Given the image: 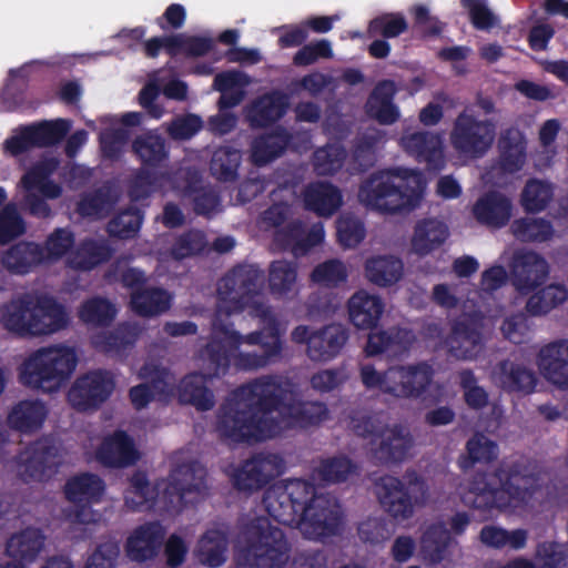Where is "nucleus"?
Masks as SVG:
<instances>
[{
    "instance_id": "4d7b16f0",
    "label": "nucleus",
    "mask_w": 568,
    "mask_h": 568,
    "mask_svg": "<svg viewBox=\"0 0 568 568\" xmlns=\"http://www.w3.org/2000/svg\"><path fill=\"white\" fill-rule=\"evenodd\" d=\"M348 276L345 264L338 260H329L318 264L311 274L315 284L324 287H336L346 282Z\"/></svg>"
},
{
    "instance_id": "6ab92c4d",
    "label": "nucleus",
    "mask_w": 568,
    "mask_h": 568,
    "mask_svg": "<svg viewBox=\"0 0 568 568\" xmlns=\"http://www.w3.org/2000/svg\"><path fill=\"white\" fill-rule=\"evenodd\" d=\"M283 468V462L277 455L257 456L246 460L241 467L230 474L234 486L242 491H253L277 476Z\"/></svg>"
},
{
    "instance_id": "3c124183",
    "label": "nucleus",
    "mask_w": 568,
    "mask_h": 568,
    "mask_svg": "<svg viewBox=\"0 0 568 568\" xmlns=\"http://www.w3.org/2000/svg\"><path fill=\"white\" fill-rule=\"evenodd\" d=\"M480 540L483 544L494 548L510 547L520 549L526 545L527 532L523 529L507 531L500 527L486 526L481 529Z\"/></svg>"
},
{
    "instance_id": "9d476101",
    "label": "nucleus",
    "mask_w": 568,
    "mask_h": 568,
    "mask_svg": "<svg viewBox=\"0 0 568 568\" xmlns=\"http://www.w3.org/2000/svg\"><path fill=\"white\" fill-rule=\"evenodd\" d=\"M351 427L355 434L368 439L371 453L381 462H400L414 446L407 428L388 426L378 417L353 418Z\"/></svg>"
},
{
    "instance_id": "37998d69",
    "label": "nucleus",
    "mask_w": 568,
    "mask_h": 568,
    "mask_svg": "<svg viewBox=\"0 0 568 568\" xmlns=\"http://www.w3.org/2000/svg\"><path fill=\"white\" fill-rule=\"evenodd\" d=\"M250 82L247 75L240 71H226L216 74L213 88L221 92L220 109H229L240 104Z\"/></svg>"
},
{
    "instance_id": "a878e982",
    "label": "nucleus",
    "mask_w": 568,
    "mask_h": 568,
    "mask_svg": "<svg viewBox=\"0 0 568 568\" xmlns=\"http://www.w3.org/2000/svg\"><path fill=\"white\" fill-rule=\"evenodd\" d=\"M453 540L449 530L443 523H435L425 528L420 537L423 557L430 565L453 564Z\"/></svg>"
},
{
    "instance_id": "58836bf2",
    "label": "nucleus",
    "mask_w": 568,
    "mask_h": 568,
    "mask_svg": "<svg viewBox=\"0 0 568 568\" xmlns=\"http://www.w3.org/2000/svg\"><path fill=\"white\" fill-rule=\"evenodd\" d=\"M141 113L129 112L120 119L113 115H106L101 119L104 130L100 134L101 149L105 156L115 158L126 141L128 132L123 129L113 130L119 123L124 125H136L141 121Z\"/></svg>"
},
{
    "instance_id": "8fccbe9b",
    "label": "nucleus",
    "mask_w": 568,
    "mask_h": 568,
    "mask_svg": "<svg viewBox=\"0 0 568 568\" xmlns=\"http://www.w3.org/2000/svg\"><path fill=\"white\" fill-rule=\"evenodd\" d=\"M554 196V187L547 181L532 179L523 189L520 204L527 212H540Z\"/></svg>"
},
{
    "instance_id": "393cba45",
    "label": "nucleus",
    "mask_w": 568,
    "mask_h": 568,
    "mask_svg": "<svg viewBox=\"0 0 568 568\" xmlns=\"http://www.w3.org/2000/svg\"><path fill=\"white\" fill-rule=\"evenodd\" d=\"M471 213L478 223L491 229H501L513 217L514 203L505 194L488 192L477 199Z\"/></svg>"
},
{
    "instance_id": "5701e85b",
    "label": "nucleus",
    "mask_w": 568,
    "mask_h": 568,
    "mask_svg": "<svg viewBox=\"0 0 568 568\" xmlns=\"http://www.w3.org/2000/svg\"><path fill=\"white\" fill-rule=\"evenodd\" d=\"M400 146L418 162L426 163L429 169L439 170L445 164L443 136L433 132H405L400 138Z\"/></svg>"
},
{
    "instance_id": "bf43d9fd",
    "label": "nucleus",
    "mask_w": 568,
    "mask_h": 568,
    "mask_svg": "<svg viewBox=\"0 0 568 568\" xmlns=\"http://www.w3.org/2000/svg\"><path fill=\"white\" fill-rule=\"evenodd\" d=\"M345 152L338 144H328L318 149L314 154V170L320 175H328L337 172L344 162Z\"/></svg>"
},
{
    "instance_id": "09e8293b",
    "label": "nucleus",
    "mask_w": 568,
    "mask_h": 568,
    "mask_svg": "<svg viewBox=\"0 0 568 568\" xmlns=\"http://www.w3.org/2000/svg\"><path fill=\"white\" fill-rule=\"evenodd\" d=\"M287 136L283 130H276L257 139L252 146V160L257 165H264L276 159L287 146Z\"/></svg>"
},
{
    "instance_id": "7ed1b4c3",
    "label": "nucleus",
    "mask_w": 568,
    "mask_h": 568,
    "mask_svg": "<svg viewBox=\"0 0 568 568\" xmlns=\"http://www.w3.org/2000/svg\"><path fill=\"white\" fill-rule=\"evenodd\" d=\"M263 505L275 521L296 526L308 539H322L339 530L338 506L304 480L273 485L265 493Z\"/></svg>"
},
{
    "instance_id": "412c9836",
    "label": "nucleus",
    "mask_w": 568,
    "mask_h": 568,
    "mask_svg": "<svg viewBox=\"0 0 568 568\" xmlns=\"http://www.w3.org/2000/svg\"><path fill=\"white\" fill-rule=\"evenodd\" d=\"M94 458L106 467L125 468L134 465L141 458V454L125 432L115 430L104 436L94 453Z\"/></svg>"
},
{
    "instance_id": "f8f14e48",
    "label": "nucleus",
    "mask_w": 568,
    "mask_h": 568,
    "mask_svg": "<svg viewBox=\"0 0 568 568\" xmlns=\"http://www.w3.org/2000/svg\"><path fill=\"white\" fill-rule=\"evenodd\" d=\"M376 495L385 513L397 523L408 520L416 508L424 507L430 501L429 489L425 483L416 481L406 486L393 476L379 479Z\"/></svg>"
},
{
    "instance_id": "de8ad7c7",
    "label": "nucleus",
    "mask_w": 568,
    "mask_h": 568,
    "mask_svg": "<svg viewBox=\"0 0 568 568\" xmlns=\"http://www.w3.org/2000/svg\"><path fill=\"white\" fill-rule=\"evenodd\" d=\"M297 283L296 266L287 261H274L270 265L268 287L273 295L285 297L295 291Z\"/></svg>"
},
{
    "instance_id": "0eeeda50",
    "label": "nucleus",
    "mask_w": 568,
    "mask_h": 568,
    "mask_svg": "<svg viewBox=\"0 0 568 568\" xmlns=\"http://www.w3.org/2000/svg\"><path fill=\"white\" fill-rule=\"evenodd\" d=\"M426 181L422 173L407 169L385 170L372 174L359 187L358 201L383 213L415 207L422 199Z\"/></svg>"
},
{
    "instance_id": "13d9d810",
    "label": "nucleus",
    "mask_w": 568,
    "mask_h": 568,
    "mask_svg": "<svg viewBox=\"0 0 568 568\" xmlns=\"http://www.w3.org/2000/svg\"><path fill=\"white\" fill-rule=\"evenodd\" d=\"M139 332L140 329L136 326L130 324L122 325L109 337L95 336L93 344L102 352L120 354L122 348L135 341Z\"/></svg>"
},
{
    "instance_id": "e2e57ef3",
    "label": "nucleus",
    "mask_w": 568,
    "mask_h": 568,
    "mask_svg": "<svg viewBox=\"0 0 568 568\" xmlns=\"http://www.w3.org/2000/svg\"><path fill=\"white\" fill-rule=\"evenodd\" d=\"M354 470V465L347 458L333 457L322 460L315 474L325 483H338L345 480Z\"/></svg>"
},
{
    "instance_id": "0e129e2a",
    "label": "nucleus",
    "mask_w": 568,
    "mask_h": 568,
    "mask_svg": "<svg viewBox=\"0 0 568 568\" xmlns=\"http://www.w3.org/2000/svg\"><path fill=\"white\" fill-rule=\"evenodd\" d=\"M74 239L65 229L55 230L45 241L42 264H50L61 258L73 245Z\"/></svg>"
},
{
    "instance_id": "f03ea898",
    "label": "nucleus",
    "mask_w": 568,
    "mask_h": 568,
    "mask_svg": "<svg viewBox=\"0 0 568 568\" xmlns=\"http://www.w3.org/2000/svg\"><path fill=\"white\" fill-rule=\"evenodd\" d=\"M321 403L296 402L290 382L263 377L233 392L221 408L217 432L231 442H260L326 418Z\"/></svg>"
},
{
    "instance_id": "bb28decb",
    "label": "nucleus",
    "mask_w": 568,
    "mask_h": 568,
    "mask_svg": "<svg viewBox=\"0 0 568 568\" xmlns=\"http://www.w3.org/2000/svg\"><path fill=\"white\" fill-rule=\"evenodd\" d=\"M384 308L382 297L365 290L355 292L347 302L348 318L359 329L375 327L382 318Z\"/></svg>"
},
{
    "instance_id": "c03bdc74",
    "label": "nucleus",
    "mask_w": 568,
    "mask_h": 568,
    "mask_svg": "<svg viewBox=\"0 0 568 568\" xmlns=\"http://www.w3.org/2000/svg\"><path fill=\"white\" fill-rule=\"evenodd\" d=\"M43 252L38 244L21 242L9 248L1 257L2 265L16 274L29 273L42 264Z\"/></svg>"
},
{
    "instance_id": "9b49d317",
    "label": "nucleus",
    "mask_w": 568,
    "mask_h": 568,
    "mask_svg": "<svg viewBox=\"0 0 568 568\" xmlns=\"http://www.w3.org/2000/svg\"><path fill=\"white\" fill-rule=\"evenodd\" d=\"M290 207L275 204L261 219V227L265 231L274 229V242L283 250H290L295 256L306 254L312 247L321 244L325 237L322 223L314 224L307 232L300 223L286 222Z\"/></svg>"
},
{
    "instance_id": "c9c22d12",
    "label": "nucleus",
    "mask_w": 568,
    "mask_h": 568,
    "mask_svg": "<svg viewBox=\"0 0 568 568\" xmlns=\"http://www.w3.org/2000/svg\"><path fill=\"white\" fill-rule=\"evenodd\" d=\"M347 339V332L342 325H329L313 332L308 339L307 354L314 361H329L335 357Z\"/></svg>"
},
{
    "instance_id": "ddd939ff",
    "label": "nucleus",
    "mask_w": 568,
    "mask_h": 568,
    "mask_svg": "<svg viewBox=\"0 0 568 568\" xmlns=\"http://www.w3.org/2000/svg\"><path fill=\"white\" fill-rule=\"evenodd\" d=\"M106 491L104 480L97 474L81 473L70 477L64 485L65 498L78 508L65 511V519L72 526H89L101 520L99 511L92 508L103 499Z\"/></svg>"
},
{
    "instance_id": "72a5a7b5",
    "label": "nucleus",
    "mask_w": 568,
    "mask_h": 568,
    "mask_svg": "<svg viewBox=\"0 0 568 568\" xmlns=\"http://www.w3.org/2000/svg\"><path fill=\"white\" fill-rule=\"evenodd\" d=\"M415 342V336L407 329L392 328L371 333L365 346L367 356L387 354L399 356Z\"/></svg>"
},
{
    "instance_id": "774afa93",
    "label": "nucleus",
    "mask_w": 568,
    "mask_h": 568,
    "mask_svg": "<svg viewBox=\"0 0 568 568\" xmlns=\"http://www.w3.org/2000/svg\"><path fill=\"white\" fill-rule=\"evenodd\" d=\"M467 9L475 28L489 30L499 24V17L488 6L486 0H462Z\"/></svg>"
},
{
    "instance_id": "69168bd1",
    "label": "nucleus",
    "mask_w": 568,
    "mask_h": 568,
    "mask_svg": "<svg viewBox=\"0 0 568 568\" xmlns=\"http://www.w3.org/2000/svg\"><path fill=\"white\" fill-rule=\"evenodd\" d=\"M165 41L168 51L171 54L185 53L187 55H203L212 45L210 39L186 37L184 34L170 37Z\"/></svg>"
},
{
    "instance_id": "338daca9",
    "label": "nucleus",
    "mask_w": 568,
    "mask_h": 568,
    "mask_svg": "<svg viewBox=\"0 0 568 568\" xmlns=\"http://www.w3.org/2000/svg\"><path fill=\"white\" fill-rule=\"evenodd\" d=\"M337 237L347 248L357 246L365 237V227L361 220L352 215H342L337 220Z\"/></svg>"
},
{
    "instance_id": "dca6fc26",
    "label": "nucleus",
    "mask_w": 568,
    "mask_h": 568,
    "mask_svg": "<svg viewBox=\"0 0 568 568\" xmlns=\"http://www.w3.org/2000/svg\"><path fill=\"white\" fill-rule=\"evenodd\" d=\"M64 460L61 445L43 438L23 450L17 460L18 473L26 479L42 480L50 477Z\"/></svg>"
},
{
    "instance_id": "a211bd4d",
    "label": "nucleus",
    "mask_w": 568,
    "mask_h": 568,
    "mask_svg": "<svg viewBox=\"0 0 568 568\" xmlns=\"http://www.w3.org/2000/svg\"><path fill=\"white\" fill-rule=\"evenodd\" d=\"M70 128V123L62 119L24 128L6 140L4 151L17 155L31 146H44L55 143L67 134Z\"/></svg>"
},
{
    "instance_id": "f257e3e1",
    "label": "nucleus",
    "mask_w": 568,
    "mask_h": 568,
    "mask_svg": "<svg viewBox=\"0 0 568 568\" xmlns=\"http://www.w3.org/2000/svg\"><path fill=\"white\" fill-rule=\"evenodd\" d=\"M263 276L254 265L234 268L217 286V311L212 324L211 342L196 357L200 374L182 379L178 397L200 410L213 407L212 393L204 386L207 379L224 374L230 365L239 369H257L270 364L282 351L281 327L273 313L263 304ZM140 384L130 389L134 408H144L158 398L168 402L175 396L173 377L158 366H144Z\"/></svg>"
},
{
    "instance_id": "cd10ccee",
    "label": "nucleus",
    "mask_w": 568,
    "mask_h": 568,
    "mask_svg": "<svg viewBox=\"0 0 568 568\" xmlns=\"http://www.w3.org/2000/svg\"><path fill=\"white\" fill-rule=\"evenodd\" d=\"M493 384L507 392L530 394L535 390L537 378L535 373L521 364L504 361L491 372Z\"/></svg>"
},
{
    "instance_id": "1a4fd4ad",
    "label": "nucleus",
    "mask_w": 568,
    "mask_h": 568,
    "mask_svg": "<svg viewBox=\"0 0 568 568\" xmlns=\"http://www.w3.org/2000/svg\"><path fill=\"white\" fill-rule=\"evenodd\" d=\"M244 547L236 555V568H283L290 546L283 532L268 518L258 517L244 532Z\"/></svg>"
},
{
    "instance_id": "4468645a",
    "label": "nucleus",
    "mask_w": 568,
    "mask_h": 568,
    "mask_svg": "<svg viewBox=\"0 0 568 568\" xmlns=\"http://www.w3.org/2000/svg\"><path fill=\"white\" fill-rule=\"evenodd\" d=\"M450 144L463 158L478 159L493 145L495 128L488 121L476 119L471 109H466L455 120L450 132Z\"/></svg>"
},
{
    "instance_id": "423d86ee",
    "label": "nucleus",
    "mask_w": 568,
    "mask_h": 568,
    "mask_svg": "<svg viewBox=\"0 0 568 568\" xmlns=\"http://www.w3.org/2000/svg\"><path fill=\"white\" fill-rule=\"evenodd\" d=\"M68 314L53 297L45 294H21L0 307V323L21 337L52 335L67 326Z\"/></svg>"
},
{
    "instance_id": "473e14b6",
    "label": "nucleus",
    "mask_w": 568,
    "mask_h": 568,
    "mask_svg": "<svg viewBox=\"0 0 568 568\" xmlns=\"http://www.w3.org/2000/svg\"><path fill=\"white\" fill-rule=\"evenodd\" d=\"M364 275L376 286L389 287L403 278L404 263L392 254L373 255L365 261Z\"/></svg>"
},
{
    "instance_id": "7c9ffc66",
    "label": "nucleus",
    "mask_w": 568,
    "mask_h": 568,
    "mask_svg": "<svg viewBox=\"0 0 568 568\" xmlns=\"http://www.w3.org/2000/svg\"><path fill=\"white\" fill-rule=\"evenodd\" d=\"M449 237L447 224L438 219H425L416 223L409 243V252L426 256L440 247Z\"/></svg>"
},
{
    "instance_id": "b1692460",
    "label": "nucleus",
    "mask_w": 568,
    "mask_h": 568,
    "mask_svg": "<svg viewBox=\"0 0 568 568\" xmlns=\"http://www.w3.org/2000/svg\"><path fill=\"white\" fill-rule=\"evenodd\" d=\"M165 528L160 523H148L134 528L125 541V555L133 561L152 560L159 554Z\"/></svg>"
},
{
    "instance_id": "f704fd0d",
    "label": "nucleus",
    "mask_w": 568,
    "mask_h": 568,
    "mask_svg": "<svg viewBox=\"0 0 568 568\" xmlns=\"http://www.w3.org/2000/svg\"><path fill=\"white\" fill-rule=\"evenodd\" d=\"M48 416V408L39 399H24L11 407L7 416L10 428L30 434L40 429Z\"/></svg>"
},
{
    "instance_id": "49530a36",
    "label": "nucleus",
    "mask_w": 568,
    "mask_h": 568,
    "mask_svg": "<svg viewBox=\"0 0 568 568\" xmlns=\"http://www.w3.org/2000/svg\"><path fill=\"white\" fill-rule=\"evenodd\" d=\"M171 305V296L162 290H136L131 295L132 310L143 316L165 312Z\"/></svg>"
},
{
    "instance_id": "6e6d98bb",
    "label": "nucleus",
    "mask_w": 568,
    "mask_h": 568,
    "mask_svg": "<svg viewBox=\"0 0 568 568\" xmlns=\"http://www.w3.org/2000/svg\"><path fill=\"white\" fill-rule=\"evenodd\" d=\"M511 232L523 241H546L552 235V227L542 219L525 217L511 224Z\"/></svg>"
},
{
    "instance_id": "79ce46f5",
    "label": "nucleus",
    "mask_w": 568,
    "mask_h": 568,
    "mask_svg": "<svg viewBox=\"0 0 568 568\" xmlns=\"http://www.w3.org/2000/svg\"><path fill=\"white\" fill-rule=\"evenodd\" d=\"M288 106L287 95L272 92L260 97L247 109V118L253 125H266L282 118Z\"/></svg>"
},
{
    "instance_id": "052dcab7",
    "label": "nucleus",
    "mask_w": 568,
    "mask_h": 568,
    "mask_svg": "<svg viewBox=\"0 0 568 568\" xmlns=\"http://www.w3.org/2000/svg\"><path fill=\"white\" fill-rule=\"evenodd\" d=\"M241 154L231 148H221L213 154L211 171L219 180H232L239 168Z\"/></svg>"
},
{
    "instance_id": "2f4dec72",
    "label": "nucleus",
    "mask_w": 568,
    "mask_h": 568,
    "mask_svg": "<svg viewBox=\"0 0 568 568\" xmlns=\"http://www.w3.org/2000/svg\"><path fill=\"white\" fill-rule=\"evenodd\" d=\"M500 149V168L494 169L493 172L484 176L486 183L501 185V179L495 176V171H504L513 173L520 170L526 160V143L521 134L517 131H510L508 136H503L499 141Z\"/></svg>"
},
{
    "instance_id": "aec40b11",
    "label": "nucleus",
    "mask_w": 568,
    "mask_h": 568,
    "mask_svg": "<svg viewBox=\"0 0 568 568\" xmlns=\"http://www.w3.org/2000/svg\"><path fill=\"white\" fill-rule=\"evenodd\" d=\"M483 320L474 315L457 322L446 339L448 352L460 359L475 358L483 348Z\"/></svg>"
},
{
    "instance_id": "20e7f679",
    "label": "nucleus",
    "mask_w": 568,
    "mask_h": 568,
    "mask_svg": "<svg viewBox=\"0 0 568 568\" xmlns=\"http://www.w3.org/2000/svg\"><path fill=\"white\" fill-rule=\"evenodd\" d=\"M204 468L186 453H178L166 479L151 484L145 474L134 473L123 493L124 505L131 510L180 511L204 496Z\"/></svg>"
},
{
    "instance_id": "680f3d73",
    "label": "nucleus",
    "mask_w": 568,
    "mask_h": 568,
    "mask_svg": "<svg viewBox=\"0 0 568 568\" xmlns=\"http://www.w3.org/2000/svg\"><path fill=\"white\" fill-rule=\"evenodd\" d=\"M26 232V223L13 203L0 210V243L6 244Z\"/></svg>"
},
{
    "instance_id": "4c0bfd02",
    "label": "nucleus",
    "mask_w": 568,
    "mask_h": 568,
    "mask_svg": "<svg viewBox=\"0 0 568 568\" xmlns=\"http://www.w3.org/2000/svg\"><path fill=\"white\" fill-rule=\"evenodd\" d=\"M304 206L320 216H332L343 204L339 190L331 183L310 184L302 194Z\"/></svg>"
},
{
    "instance_id": "5fc2aeb1",
    "label": "nucleus",
    "mask_w": 568,
    "mask_h": 568,
    "mask_svg": "<svg viewBox=\"0 0 568 568\" xmlns=\"http://www.w3.org/2000/svg\"><path fill=\"white\" fill-rule=\"evenodd\" d=\"M133 150L139 159L149 166H154L166 158L163 140L151 132L136 138L133 142Z\"/></svg>"
},
{
    "instance_id": "a18cd8bd",
    "label": "nucleus",
    "mask_w": 568,
    "mask_h": 568,
    "mask_svg": "<svg viewBox=\"0 0 568 568\" xmlns=\"http://www.w3.org/2000/svg\"><path fill=\"white\" fill-rule=\"evenodd\" d=\"M110 254L111 250L103 240L85 241L68 262L75 270L88 271L108 260Z\"/></svg>"
},
{
    "instance_id": "ea45409f",
    "label": "nucleus",
    "mask_w": 568,
    "mask_h": 568,
    "mask_svg": "<svg viewBox=\"0 0 568 568\" xmlns=\"http://www.w3.org/2000/svg\"><path fill=\"white\" fill-rule=\"evenodd\" d=\"M227 550L226 534L221 529H210L199 539L194 555L202 565L215 568L226 561Z\"/></svg>"
},
{
    "instance_id": "c85d7f7f",
    "label": "nucleus",
    "mask_w": 568,
    "mask_h": 568,
    "mask_svg": "<svg viewBox=\"0 0 568 568\" xmlns=\"http://www.w3.org/2000/svg\"><path fill=\"white\" fill-rule=\"evenodd\" d=\"M537 364L545 378L560 387H568V341L544 346Z\"/></svg>"
},
{
    "instance_id": "864d4df0",
    "label": "nucleus",
    "mask_w": 568,
    "mask_h": 568,
    "mask_svg": "<svg viewBox=\"0 0 568 568\" xmlns=\"http://www.w3.org/2000/svg\"><path fill=\"white\" fill-rule=\"evenodd\" d=\"M116 315V308L108 300L94 297L82 304L79 316L92 326L108 325Z\"/></svg>"
},
{
    "instance_id": "e433bc0d",
    "label": "nucleus",
    "mask_w": 568,
    "mask_h": 568,
    "mask_svg": "<svg viewBox=\"0 0 568 568\" xmlns=\"http://www.w3.org/2000/svg\"><path fill=\"white\" fill-rule=\"evenodd\" d=\"M548 272L544 258L532 252L519 254L514 264V285L521 293H528L539 285Z\"/></svg>"
},
{
    "instance_id": "6e6552de",
    "label": "nucleus",
    "mask_w": 568,
    "mask_h": 568,
    "mask_svg": "<svg viewBox=\"0 0 568 568\" xmlns=\"http://www.w3.org/2000/svg\"><path fill=\"white\" fill-rule=\"evenodd\" d=\"M78 365L75 349L67 344H52L31 352L20 364L21 384L43 393L60 390Z\"/></svg>"
},
{
    "instance_id": "39448f33",
    "label": "nucleus",
    "mask_w": 568,
    "mask_h": 568,
    "mask_svg": "<svg viewBox=\"0 0 568 568\" xmlns=\"http://www.w3.org/2000/svg\"><path fill=\"white\" fill-rule=\"evenodd\" d=\"M541 495L538 478L499 469L496 474L479 475L460 487L463 503L480 511L481 519L496 511H521Z\"/></svg>"
},
{
    "instance_id": "603ef678",
    "label": "nucleus",
    "mask_w": 568,
    "mask_h": 568,
    "mask_svg": "<svg viewBox=\"0 0 568 568\" xmlns=\"http://www.w3.org/2000/svg\"><path fill=\"white\" fill-rule=\"evenodd\" d=\"M568 297L567 290L562 285H549L532 296L527 302V310L534 315L546 314Z\"/></svg>"
},
{
    "instance_id": "4be33fe9",
    "label": "nucleus",
    "mask_w": 568,
    "mask_h": 568,
    "mask_svg": "<svg viewBox=\"0 0 568 568\" xmlns=\"http://www.w3.org/2000/svg\"><path fill=\"white\" fill-rule=\"evenodd\" d=\"M432 369L427 364L389 367L388 395L396 398L417 397L429 385Z\"/></svg>"
},
{
    "instance_id": "2eb2a0df",
    "label": "nucleus",
    "mask_w": 568,
    "mask_h": 568,
    "mask_svg": "<svg viewBox=\"0 0 568 568\" xmlns=\"http://www.w3.org/2000/svg\"><path fill=\"white\" fill-rule=\"evenodd\" d=\"M58 162L55 159H45L33 165L21 179V186L26 194L23 204L31 214L45 217L50 214V207L44 199H57L61 195V186L49 179L55 171Z\"/></svg>"
},
{
    "instance_id": "f3484780",
    "label": "nucleus",
    "mask_w": 568,
    "mask_h": 568,
    "mask_svg": "<svg viewBox=\"0 0 568 568\" xmlns=\"http://www.w3.org/2000/svg\"><path fill=\"white\" fill-rule=\"evenodd\" d=\"M115 382L106 371H92L79 376L68 393L70 404L79 410L95 408L112 394Z\"/></svg>"
},
{
    "instance_id": "c756f323",
    "label": "nucleus",
    "mask_w": 568,
    "mask_h": 568,
    "mask_svg": "<svg viewBox=\"0 0 568 568\" xmlns=\"http://www.w3.org/2000/svg\"><path fill=\"white\" fill-rule=\"evenodd\" d=\"M45 536L36 527H26L13 532L7 540L6 555L13 561L33 562L43 551Z\"/></svg>"
},
{
    "instance_id": "a19ab883",
    "label": "nucleus",
    "mask_w": 568,
    "mask_h": 568,
    "mask_svg": "<svg viewBox=\"0 0 568 568\" xmlns=\"http://www.w3.org/2000/svg\"><path fill=\"white\" fill-rule=\"evenodd\" d=\"M395 92L394 82H381L367 101V113L383 124L394 123L399 118L398 108L393 103Z\"/></svg>"
}]
</instances>
